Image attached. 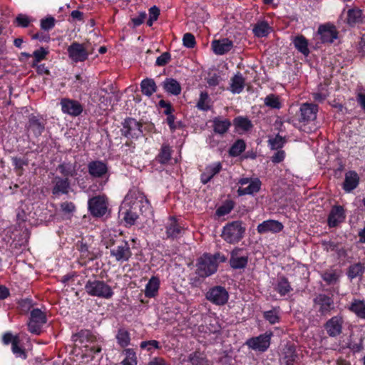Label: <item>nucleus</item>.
Segmentation results:
<instances>
[{"instance_id": "f257e3e1", "label": "nucleus", "mask_w": 365, "mask_h": 365, "mask_svg": "<svg viewBox=\"0 0 365 365\" xmlns=\"http://www.w3.org/2000/svg\"><path fill=\"white\" fill-rule=\"evenodd\" d=\"M150 203L145 194L133 187L125 196L120 206L118 216L125 226H132L135 224L140 215L150 212Z\"/></svg>"}, {"instance_id": "f03ea898", "label": "nucleus", "mask_w": 365, "mask_h": 365, "mask_svg": "<svg viewBox=\"0 0 365 365\" xmlns=\"http://www.w3.org/2000/svg\"><path fill=\"white\" fill-rule=\"evenodd\" d=\"M226 261V257L219 252L214 255L204 253L197 259L196 273L200 277H207L213 274L220 262Z\"/></svg>"}, {"instance_id": "7ed1b4c3", "label": "nucleus", "mask_w": 365, "mask_h": 365, "mask_svg": "<svg viewBox=\"0 0 365 365\" xmlns=\"http://www.w3.org/2000/svg\"><path fill=\"white\" fill-rule=\"evenodd\" d=\"M47 118L39 113H31L27 116L25 130L29 138H38L46 130Z\"/></svg>"}, {"instance_id": "20e7f679", "label": "nucleus", "mask_w": 365, "mask_h": 365, "mask_svg": "<svg viewBox=\"0 0 365 365\" xmlns=\"http://www.w3.org/2000/svg\"><path fill=\"white\" fill-rule=\"evenodd\" d=\"M85 290L90 296L106 299H110L114 294L110 285L99 279L88 280L85 284Z\"/></svg>"}, {"instance_id": "39448f33", "label": "nucleus", "mask_w": 365, "mask_h": 365, "mask_svg": "<svg viewBox=\"0 0 365 365\" xmlns=\"http://www.w3.org/2000/svg\"><path fill=\"white\" fill-rule=\"evenodd\" d=\"M120 130L122 136L128 139H138L143 133V123L132 117L125 118Z\"/></svg>"}, {"instance_id": "423d86ee", "label": "nucleus", "mask_w": 365, "mask_h": 365, "mask_svg": "<svg viewBox=\"0 0 365 365\" xmlns=\"http://www.w3.org/2000/svg\"><path fill=\"white\" fill-rule=\"evenodd\" d=\"M67 52L70 59L74 63L84 62L88 56L93 53V50L89 48V43H80L73 41L68 46Z\"/></svg>"}, {"instance_id": "0eeeda50", "label": "nucleus", "mask_w": 365, "mask_h": 365, "mask_svg": "<svg viewBox=\"0 0 365 365\" xmlns=\"http://www.w3.org/2000/svg\"><path fill=\"white\" fill-rule=\"evenodd\" d=\"M88 209L92 216L101 217L108 210V202L105 195H96L88 199Z\"/></svg>"}, {"instance_id": "6e6552de", "label": "nucleus", "mask_w": 365, "mask_h": 365, "mask_svg": "<svg viewBox=\"0 0 365 365\" xmlns=\"http://www.w3.org/2000/svg\"><path fill=\"white\" fill-rule=\"evenodd\" d=\"M313 302L314 308L321 315H327L334 309V299L324 294H317Z\"/></svg>"}, {"instance_id": "1a4fd4ad", "label": "nucleus", "mask_w": 365, "mask_h": 365, "mask_svg": "<svg viewBox=\"0 0 365 365\" xmlns=\"http://www.w3.org/2000/svg\"><path fill=\"white\" fill-rule=\"evenodd\" d=\"M46 323V314L40 309H34L31 312L30 321L28 324L29 330L31 333L39 334L43 325Z\"/></svg>"}, {"instance_id": "9d476101", "label": "nucleus", "mask_w": 365, "mask_h": 365, "mask_svg": "<svg viewBox=\"0 0 365 365\" xmlns=\"http://www.w3.org/2000/svg\"><path fill=\"white\" fill-rule=\"evenodd\" d=\"M60 106L63 113L72 117L79 116L83 111V106L79 101L68 98H61Z\"/></svg>"}, {"instance_id": "9b49d317", "label": "nucleus", "mask_w": 365, "mask_h": 365, "mask_svg": "<svg viewBox=\"0 0 365 365\" xmlns=\"http://www.w3.org/2000/svg\"><path fill=\"white\" fill-rule=\"evenodd\" d=\"M206 299L215 304L222 305L228 299V292L224 287L216 286L206 293Z\"/></svg>"}, {"instance_id": "f8f14e48", "label": "nucleus", "mask_w": 365, "mask_h": 365, "mask_svg": "<svg viewBox=\"0 0 365 365\" xmlns=\"http://www.w3.org/2000/svg\"><path fill=\"white\" fill-rule=\"evenodd\" d=\"M319 107L314 103H305L299 108V120L302 123H309L317 118Z\"/></svg>"}, {"instance_id": "ddd939ff", "label": "nucleus", "mask_w": 365, "mask_h": 365, "mask_svg": "<svg viewBox=\"0 0 365 365\" xmlns=\"http://www.w3.org/2000/svg\"><path fill=\"white\" fill-rule=\"evenodd\" d=\"M88 174L93 178H103L108 173V167L103 160H92L88 164Z\"/></svg>"}, {"instance_id": "4468645a", "label": "nucleus", "mask_w": 365, "mask_h": 365, "mask_svg": "<svg viewBox=\"0 0 365 365\" xmlns=\"http://www.w3.org/2000/svg\"><path fill=\"white\" fill-rule=\"evenodd\" d=\"M317 32L323 43H331L338 38V31L335 26L329 23L320 25Z\"/></svg>"}, {"instance_id": "2eb2a0df", "label": "nucleus", "mask_w": 365, "mask_h": 365, "mask_svg": "<svg viewBox=\"0 0 365 365\" xmlns=\"http://www.w3.org/2000/svg\"><path fill=\"white\" fill-rule=\"evenodd\" d=\"M346 218L344 209L341 205H334L331 207L328 216L327 222L330 227H334L342 222Z\"/></svg>"}, {"instance_id": "dca6fc26", "label": "nucleus", "mask_w": 365, "mask_h": 365, "mask_svg": "<svg viewBox=\"0 0 365 365\" xmlns=\"http://www.w3.org/2000/svg\"><path fill=\"white\" fill-rule=\"evenodd\" d=\"M110 255L115 257L117 262H127L132 256L129 245L127 242H123L120 245L110 250Z\"/></svg>"}, {"instance_id": "f3484780", "label": "nucleus", "mask_w": 365, "mask_h": 365, "mask_svg": "<svg viewBox=\"0 0 365 365\" xmlns=\"http://www.w3.org/2000/svg\"><path fill=\"white\" fill-rule=\"evenodd\" d=\"M243 252L244 250L242 249H235L232 251L230 265L233 269H242L246 267L248 259L247 256Z\"/></svg>"}, {"instance_id": "a211bd4d", "label": "nucleus", "mask_w": 365, "mask_h": 365, "mask_svg": "<svg viewBox=\"0 0 365 365\" xmlns=\"http://www.w3.org/2000/svg\"><path fill=\"white\" fill-rule=\"evenodd\" d=\"M272 334H262L256 338L250 339L247 341L250 347L255 350L264 351L267 349L270 344V336Z\"/></svg>"}, {"instance_id": "6ab92c4d", "label": "nucleus", "mask_w": 365, "mask_h": 365, "mask_svg": "<svg viewBox=\"0 0 365 365\" xmlns=\"http://www.w3.org/2000/svg\"><path fill=\"white\" fill-rule=\"evenodd\" d=\"M235 131L239 135H243L253 128L252 121L246 116H237L232 120Z\"/></svg>"}, {"instance_id": "aec40b11", "label": "nucleus", "mask_w": 365, "mask_h": 365, "mask_svg": "<svg viewBox=\"0 0 365 365\" xmlns=\"http://www.w3.org/2000/svg\"><path fill=\"white\" fill-rule=\"evenodd\" d=\"M299 359L294 344H287L283 349L282 363L285 365H294Z\"/></svg>"}, {"instance_id": "412c9836", "label": "nucleus", "mask_w": 365, "mask_h": 365, "mask_svg": "<svg viewBox=\"0 0 365 365\" xmlns=\"http://www.w3.org/2000/svg\"><path fill=\"white\" fill-rule=\"evenodd\" d=\"M70 189V180L68 178L56 177L54 185L51 192L54 196L60 195H66Z\"/></svg>"}, {"instance_id": "4be33fe9", "label": "nucleus", "mask_w": 365, "mask_h": 365, "mask_svg": "<svg viewBox=\"0 0 365 365\" xmlns=\"http://www.w3.org/2000/svg\"><path fill=\"white\" fill-rule=\"evenodd\" d=\"M359 183V177L356 171L350 170L345 173L343 182V190L346 192H350L357 187Z\"/></svg>"}, {"instance_id": "5701e85b", "label": "nucleus", "mask_w": 365, "mask_h": 365, "mask_svg": "<svg viewBox=\"0 0 365 365\" xmlns=\"http://www.w3.org/2000/svg\"><path fill=\"white\" fill-rule=\"evenodd\" d=\"M224 68H225L226 70L228 69L227 63H225L222 67H221V66H218V68L217 70L212 71L208 73L206 81L207 83L210 86H216L219 85L222 81L225 79L226 74L223 73Z\"/></svg>"}, {"instance_id": "b1692460", "label": "nucleus", "mask_w": 365, "mask_h": 365, "mask_svg": "<svg viewBox=\"0 0 365 365\" xmlns=\"http://www.w3.org/2000/svg\"><path fill=\"white\" fill-rule=\"evenodd\" d=\"M342 324L343 320L341 318L334 317L327 321L325 324V329L330 336H336L341 332Z\"/></svg>"}, {"instance_id": "393cba45", "label": "nucleus", "mask_w": 365, "mask_h": 365, "mask_svg": "<svg viewBox=\"0 0 365 365\" xmlns=\"http://www.w3.org/2000/svg\"><path fill=\"white\" fill-rule=\"evenodd\" d=\"M162 86L165 92L173 96H178L182 91L180 83L173 78H166L162 83Z\"/></svg>"}, {"instance_id": "a878e982", "label": "nucleus", "mask_w": 365, "mask_h": 365, "mask_svg": "<svg viewBox=\"0 0 365 365\" xmlns=\"http://www.w3.org/2000/svg\"><path fill=\"white\" fill-rule=\"evenodd\" d=\"M363 11L359 8L350 9L347 11L346 23L349 26L354 27L356 24L363 22Z\"/></svg>"}, {"instance_id": "bb28decb", "label": "nucleus", "mask_w": 365, "mask_h": 365, "mask_svg": "<svg viewBox=\"0 0 365 365\" xmlns=\"http://www.w3.org/2000/svg\"><path fill=\"white\" fill-rule=\"evenodd\" d=\"M211 49L215 55L222 56L228 52V38L214 39L211 42Z\"/></svg>"}, {"instance_id": "cd10ccee", "label": "nucleus", "mask_w": 365, "mask_h": 365, "mask_svg": "<svg viewBox=\"0 0 365 365\" xmlns=\"http://www.w3.org/2000/svg\"><path fill=\"white\" fill-rule=\"evenodd\" d=\"M245 86V78L240 72H237L232 78L230 83V91L232 93H240L242 92Z\"/></svg>"}, {"instance_id": "c85d7f7f", "label": "nucleus", "mask_w": 365, "mask_h": 365, "mask_svg": "<svg viewBox=\"0 0 365 365\" xmlns=\"http://www.w3.org/2000/svg\"><path fill=\"white\" fill-rule=\"evenodd\" d=\"M293 44L295 48L304 56L307 57L310 51L309 49V41L303 35H298L293 39Z\"/></svg>"}, {"instance_id": "c756f323", "label": "nucleus", "mask_w": 365, "mask_h": 365, "mask_svg": "<svg viewBox=\"0 0 365 365\" xmlns=\"http://www.w3.org/2000/svg\"><path fill=\"white\" fill-rule=\"evenodd\" d=\"M262 182L259 178H255L251 180V182L249 183L248 186L246 187H239L237 190L238 195H253L259 191L261 188Z\"/></svg>"}, {"instance_id": "7c9ffc66", "label": "nucleus", "mask_w": 365, "mask_h": 365, "mask_svg": "<svg viewBox=\"0 0 365 365\" xmlns=\"http://www.w3.org/2000/svg\"><path fill=\"white\" fill-rule=\"evenodd\" d=\"M172 153L173 150L170 145L163 143L155 157V160L162 165H166L171 160Z\"/></svg>"}, {"instance_id": "2f4dec72", "label": "nucleus", "mask_w": 365, "mask_h": 365, "mask_svg": "<svg viewBox=\"0 0 365 365\" xmlns=\"http://www.w3.org/2000/svg\"><path fill=\"white\" fill-rule=\"evenodd\" d=\"M141 92L144 96H151L157 91V85L153 78H145L140 82Z\"/></svg>"}, {"instance_id": "473e14b6", "label": "nucleus", "mask_w": 365, "mask_h": 365, "mask_svg": "<svg viewBox=\"0 0 365 365\" xmlns=\"http://www.w3.org/2000/svg\"><path fill=\"white\" fill-rule=\"evenodd\" d=\"M271 29L272 28L269 26L267 21H262L257 22L254 26L252 31L255 36L262 38L267 36Z\"/></svg>"}, {"instance_id": "72a5a7b5", "label": "nucleus", "mask_w": 365, "mask_h": 365, "mask_svg": "<svg viewBox=\"0 0 365 365\" xmlns=\"http://www.w3.org/2000/svg\"><path fill=\"white\" fill-rule=\"evenodd\" d=\"M160 280L157 277H152L145 286V295L147 297H154L159 289Z\"/></svg>"}, {"instance_id": "f704fd0d", "label": "nucleus", "mask_w": 365, "mask_h": 365, "mask_svg": "<svg viewBox=\"0 0 365 365\" xmlns=\"http://www.w3.org/2000/svg\"><path fill=\"white\" fill-rule=\"evenodd\" d=\"M14 170L19 177L24 175V166L29 165V160L26 158H19L17 156H13L11 158Z\"/></svg>"}, {"instance_id": "c9c22d12", "label": "nucleus", "mask_w": 365, "mask_h": 365, "mask_svg": "<svg viewBox=\"0 0 365 365\" xmlns=\"http://www.w3.org/2000/svg\"><path fill=\"white\" fill-rule=\"evenodd\" d=\"M247 144L243 139H237L230 147V156L232 157H241L243 153L245 151Z\"/></svg>"}, {"instance_id": "e433bc0d", "label": "nucleus", "mask_w": 365, "mask_h": 365, "mask_svg": "<svg viewBox=\"0 0 365 365\" xmlns=\"http://www.w3.org/2000/svg\"><path fill=\"white\" fill-rule=\"evenodd\" d=\"M115 337L117 339V342L120 347L125 348L130 344V333L125 328H120L118 330Z\"/></svg>"}, {"instance_id": "4c0bfd02", "label": "nucleus", "mask_w": 365, "mask_h": 365, "mask_svg": "<svg viewBox=\"0 0 365 365\" xmlns=\"http://www.w3.org/2000/svg\"><path fill=\"white\" fill-rule=\"evenodd\" d=\"M350 310L356 314L357 317L365 319V302L364 301L354 299L349 307Z\"/></svg>"}, {"instance_id": "58836bf2", "label": "nucleus", "mask_w": 365, "mask_h": 365, "mask_svg": "<svg viewBox=\"0 0 365 365\" xmlns=\"http://www.w3.org/2000/svg\"><path fill=\"white\" fill-rule=\"evenodd\" d=\"M48 53V50L44 47H40V48L35 50L32 53L34 60L31 64V66L34 68L36 66H37V63L43 60H45Z\"/></svg>"}, {"instance_id": "ea45409f", "label": "nucleus", "mask_w": 365, "mask_h": 365, "mask_svg": "<svg viewBox=\"0 0 365 365\" xmlns=\"http://www.w3.org/2000/svg\"><path fill=\"white\" fill-rule=\"evenodd\" d=\"M365 271V267L363 264L359 262L349 266L347 275L351 279L357 277H361Z\"/></svg>"}, {"instance_id": "a19ab883", "label": "nucleus", "mask_w": 365, "mask_h": 365, "mask_svg": "<svg viewBox=\"0 0 365 365\" xmlns=\"http://www.w3.org/2000/svg\"><path fill=\"white\" fill-rule=\"evenodd\" d=\"M197 108L203 111H207L210 109V98L207 92H201L199 100L197 103Z\"/></svg>"}, {"instance_id": "79ce46f5", "label": "nucleus", "mask_w": 365, "mask_h": 365, "mask_svg": "<svg viewBox=\"0 0 365 365\" xmlns=\"http://www.w3.org/2000/svg\"><path fill=\"white\" fill-rule=\"evenodd\" d=\"M20 339L16 338L13 342V345L11 346L12 353L15 355L16 358H20L21 359H26L27 354L24 348L19 345Z\"/></svg>"}, {"instance_id": "37998d69", "label": "nucleus", "mask_w": 365, "mask_h": 365, "mask_svg": "<svg viewBox=\"0 0 365 365\" xmlns=\"http://www.w3.org/2000/svg\"><path fill=\"white\" fill-rule=\"evenodd\" d=\"M286 138L278 133L274 138L269 139L268 143L271 150H281L286 143Z\"/></svg>"}, {"instance_id": "c03bdc74", "label": "nucleus", "mask_w": 365, "mask_h": 365, "mask_svg": "<svg viewBox=\"0 0 365 365\" xmlns=\"http://www.w3.org/2000/svg\"><path fill=\"white\" fill-rule=\"evenodd\" d=\"M264 105L267 107L274 109H279L282 107V103L278 96L274 94H269L264 98Z\"/></svg>"}, {"instance_id": "a18cd8bd", "label": "nucleus", "mask_w": 365, "mask_h": 365, "mask_svg": "<svg viewBox=\"0 0 365 365\" xmlns=\"http://www.w3.org/2000/svg\"><path fill=\"white\" fill-rule=\"evenodd\" d=\"M57 169L65 178H68V177H73L76 175L74 168H73V166L69 163H61L58 165Z\"/></svg>"}, {"instance_id": "49530a36", "label": "nucleus", "mask_w": 365, "mask_h": 365, "mask_svg": "<svg viewBox=\"0 0 365 365\" xmlns=\"http://www.w3.org/2000/svg\"><path fill=\"white\" fill-rule=\"evenodd\" d=\"M31 21L32 19L30 18L29 16L23 14H19L15 18L14 24L18 27L27 28L29 26Z\"/></svg>"}, {"instance_id": "de8ad7c7", "label": "nucleus", "mask_w": 365, "mask_h": 365, "mask_svg": "<svg viewBox=\"0 0 365 365\" xmlns=\"http://www.w3.org/2000/svg\"><path fill=\"white\" fill-rule=\"evenodd\" d=\"M339 274H337L336 270H328L325 271L322 274V279L328 284H334L339 280Z\"/></svg>"}, {"instance_id": "09e8293b", "label": "nucleus", "mask_w": 365, "mask_h": 365, "mask_svg": "<svg viewBox=\"0 0 365 365\" xmlns=\"http://www.w3.org/2000/svg\"><path fill=\"white\" fill-rule=\"evenodd\" d=\"M213 128L216 133H225L228 130V120H221L217 118L215 119Z\"/></svg>"}, {"instance_id": "8fccbe9b", "label": "nucleus", "mask_w": 365, "mask_h": 365, "mask_svg": "<svg viewBox=\"0 0 365 365\" xmlns=\"http://www.w3.org/2000/svg\"><path fill=\"white\" fill-rule=\"evenodd\" d=\"M277 290L281 295H285L290 292L291 287L286 278H280L277 284Z\"/></svg>"}, {"instance_id": "3c124183", "label": "nucleus", "mask_w": 365, "mask_h": 365, "mask_svg": "<svg viewBox=\"0 0 365 365\" xmlns=\"http://www.w3.org/2000/svg\"><path fill=\"white\" fill-rule=\"evenodd\" d=\"M55 24L56 19L54 17L49 16L41 20L40 26L42 30L48 31L55 26Z\"/></svg>"}, {"instance_id": "603ef678", "label": "nucleus", "mask_w": 365, "mask_h": 365, "mask_svg": "<svg viewBox=\"0 0 365 365\" xmlns=\"http://www.w3.org/2000/svg\"><path fill=\"white\" fill-rule=\"evenodd\" d=\"M188 361L192 365H205V364L204 357L197 351L193 352L189 355Z\"/></svg>"}, {"instance_id": "864d4df0", "label": "nucleus", "mask_w": 365, "mask_h": 365, "mask_svg": "<svg viewBox=\"0 0 365 365\" xmlns=\"http://www.w3.org/2000/svg\"><path fill=\"white\" fill-rule=\"evenodd\" d=\"M183 46L188 48H193L196 45L194 35L191 33H185L182 37Z\"/></svg>"}, {"instance_id": "5fc2aeb1", "label": "nucleus", "mask_w": 365, "mask_h": 365, "mask_svg": "<svg viewBox=\"0 0 365 365\" xmlns=\"http://www.w3.org/2000/svg\"><path fill=\"white\" fill-rule=\"evenodd\" d=\"M257 228H283V225L278 221L269 220L264 221L262 223L258 225Z\"/></svg>"}, {"instance_id": "6e6d98bb", "label": "nucleus", "mask_w": 365, "mask_h": 365, "mask_svg": "<svg viewBox=\"0 0 365 365\" xmlns=\"http://www.w3.org/2000/svg\"><path fill=\"white\" fill-rule=\"evenodd\" d=\"M264 317L271 324L277 323L279 320V315L275 310H269L264 312Z\"/></svg>"}, {"instance_id": "4d7b16f0", "label": "nucleus", "mask_w": 365, "mask_h": 365, "mask_svg": "<svg viewBox=\"0 0 365 365\" xmlns=\"http://www.w3.org/2000/svg\"><path fill=\"white\" fill-rule=\"evenodd\" d=\"M158 106L161 108H165L163 113L165 115L175 112V109L170 101L162 99L158 102Z\"/></svg>"}, {"instance_id": "13d9d810", "label": "nucleus", "mask_w": 365, "mask_h": 365, "mask_svg": "<svg viewBox=\"0 0 365 365\" xmlns=\"http://www.w3.org/2000/svg\"><path fill=\"white\" fill-rule=\"evenodd\" d=\"M171 60V55L169 52H164L158 56L155 61V65L158 66H164L167 65Z\"/></svg>"}, {"instance_id": "bf43d9fd", "label": "nucleus", "mask_w": 365, "mask_h": 365, "mask_svg": "<svg viewBox=\"0 0 365 365\" xmlns=\"http://www.w3.org/2000/svg\"><path fill=\"white\" fill-rule=\"evenodd\" d=\"M228 214V200H225L223 204L220 206L215 212V218L220 220L222 217H224Z\"/></svg>"}, {"instance_id": "052dcab7", "label": "nucleus", "mask_w": 365, "mask_h": 365, "mask_svg": "<svg viewBox=\"0 0 365 365\" xmlns=\"http://www.w3.org/2000/svg\"><path fill=\"white\" fill-rule=\"evenodd\" d=\"M140 348L147 349L148 351L151 350L152 348L155 349H160V343L156 340L143 341L140 343Z\"/></svg>"}, {"instance_id": "680f3d73", "label": "nucleus", "mask_w": 365, "mask_h": 365, "mask_svg": "<svg viewBox=\"0 0 365 365\" xmlns=\"http://www.w3.org/2000/svg\"><path fill=\"white\" fill-rule=\"evenodd\" d=\"M167 115V118H166V123H168L169 128H170V130L171 132H174L176 130V129L180 127L181 123L180 122H178L177 123L175 122V116L173 115V113L172 114H169V115Z\"/></svg>"}, {"instance_id": "e2e57ef3", "label": "nucleus", "mask_w": 365, "mask_h": 365, "mask_svg": "<svg viewBox=\"0 0 365 365\" xmlns=\"http://www.w3.org/2000/svg\"><path fill=\"white\" fill-rule=\"evenodd\" d=\"M146 17L147 14L145 13V11H141L139 13L138 16L132 18L131 22L133 24V27L135 28L143 24Z\"/></svg>"}, {"instance_id": "0e129e2a", "label": "nucleus", "mask_w": 365, "mask_h": 365, "mask_svg": "<svg viewBox=\"0 0 365 365\" xmlns=\"http://www.w3.org/2000/svg\"><path fill=\"white\" fill-rule=\"evenodd\" d=\"M222 170V165L220 163H216L209 166H207L205 170L207 173L212 175L213 178L216 174L219 173Z\"/></svg>"}, {"instance_id": "69168bd1", "label": "nucleus", "mask_w": 365, "mask_h": 365, "mask_svg": "<svg viewBox=\"0 0 365 365\" xmlns=\"http://www.w3.org/2000/svg\"><path fill=\"white\" fill-rule=\"evenodd\" d=\"M61 210L66 214H70L76 210V206L72 202H63L61 204Z\"/></svg>"}, {"instance_id": "338daca9", "label": "nucleus", "mask_w": 365, "mask_h": 365, "mask_svg": "<svg viewBox=\"0 0 365 365\" xmlns=\"http://www.w3.org/2000/svg\"><path fill=\"white\" fill-rule=\"evenodd\" d=\"M31 38L38 40L40 42H49L51 40L50 35L44 32H37L31 35Z\"/></svg>"}, {"instance_id": "774afa93", "label": "nucleus", "mask_w": 365, "mask_h": 365, "mask_svg": "<svg viewBox=\"0 0 365 365\" xmlns=\"http://www.w3.org/2000/svg\"><path fill=\"white\" fill-rule=\"evenodd\" d=\"M348 347L354 352H359L363 349V339L362 338L359 339L358 342L351 341L348 344Z\"/></svg>"}]
</instances>
